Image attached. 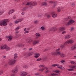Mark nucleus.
<instances>
[{"label":"nucleus","instance_id":"72a5a7b5","mask_svg":"<svg viewBox=\"0 0 76 76\" xmlns=\"http://www.w3.org/2000/svg\"><path fill=\"white\" fill-rule=\"evenodd\" d=\"M47 2H44L42 3V5L44 6H47Z\"/></svg>","mask_w":76,"mask_h":76},{"label":"nucleus","instance_id":"dca6fc26","mask_svg":"<svg viewBox=\"0 0 76 76\" xmlns=\"http://www.w3.org/2000/svg\"><path fill=\"white\" fill-rule=\"evenodd\" d=\"M31 6H36L37 4V3L36 2H31Z\"/></svg>","mask_w":76,"mask_h":76},{"label":"nucleus","instance_id":"338daca9","mask_svg":"<svg viewBox=\"0 0 76 76\" xmlns=\"http://www.w3.org/2000/svg\"><path fill=\"white\" fill-rule=\"evenodd\" d=\"M15 74H12L11 76H15Z\"/></svg>","mask_w":76,"mask_h":76},{"label":"nucleus","instance_id":"052dcab7","mask_svg":"<svg viewBox=\"0 0 76 76\" xmlns=\"http://www.w3.org/2000/svg\"><path fill=\"white\" fill-rule=\"evenodd\" d=\"M57 67H58V68H59L60 69L61 66H60L58 65L57 66Z\"/></svg>","mask_w":76,"mask_h":76},{"label":"nucleus","instance_id":"4468645a","mask_svg":"<svg viewBox=\"0 0 76 76\" xmlns=\"http://www.w3.org/2000/svg\"><path fill=\"white\" fill-rule=\"evenodd\" d=\"M23 20V19H19L18 20H16L15 21V23H18L19 22H20Z\"/></svg>","mask_w":76,"mask_h":76},{"label":"nucleus","instance_id":"4be33fe9","mask_svg":"<svg viewBox=\"0 0 76 76\" xmlns=\"http://www.w3.org/2000/svg\"><path fill=\"white\" fill-rule=\"evenodd\" d=\"M53 72L55 73H58V74H59L60 73V71L58 69H56L55 70H54Z\"/></svg>","mask_w":76,"mask_h":76},{"label":"nucleus","instance_id":"7c9ffc66","mask_svg":"<svg viewBox=\"0 0 76 76\" xmlns=\"http://www.w3.org/2000/svg\"><path fill=\"white\" fill-rule=\"evenodd\" d=\"M21 34H18V35H16L15 36V38H18V37H20Z\"/></svg>","mask_w":76,"mask_h":76},{"label":"nucleus","instance_id":"f8f14e48","mask_svg":"<svg viewBox=\"0 0 76 76\" xmlns=\"http://www.w3.org/2000/svg\"><path fill=\"white\" fill-rule=\"evenodd\" d=\"M14 12H15V10L14 9L11 10L8 12V15H10V14H12V13H13Z\"/></svg>","mask_w":76,"mask_h":76},{"label":"nucleus","instance_id":"b1692460","mask_svg":"<svg viewBox=\"0 0 76 76\" xmlns=\"http://www.w3.org/2000/svg\"><path fill=\"white\" fill-rule=\"evenodd\" d=\"M70 37H71L69 35H67L65 36V39H69V38H70Z\"/></svg>","mask_w":76,"mask_h":76},{"label":"nucleus","instance_id":"f704fd0d","mask_svg":"<svg viewBox=\"0 0 76 76\" xmlns=\"http://www.w3.org/2000/svg\"><path fill=\"white\" fill-rule=\"evenodd\" d=\"M20 28V26H18L17 28H16L15 30L16 31H18V30H19Z\"/></svg>","mask_w":76,"mask_h":76},{"label":"nucleus","instance_id":"a19ab883","mask_svg":"<svg viewBox=\"0 0 76 76\" xmlns=\"http://www.w3.org/2000/svg\"><path fill=\"white\" fill-rule=\"evenodd\" d=\"M70 63L72 64H75V62L74 61H71L70 62Z\"/></svg>","mask_w":76,"mask_h":76},{"label":"nucleus","instance_id":"a211bd4d","mask_svg":"<svg viewBox=\"0 0 76 76\" xmlns=\"http://www.w3.org/2000/svg\"><path fill=\"white\" fill-rule=\"evenodd\" d=\"M12 36H10L6 37L7 38H9L8 40L9 41H12Z\"/></svg>","mask_w":76,"mask_h":76},{"label":"nucleus","instance_id":"09e8293b","mask_svg":"<svg viewBox=\"0 0 76 76\" xmlns=\"http://www.w3.org/2000/svg\"><path fill=\"white\" fill-rule=\"evenodd\" d=\"M3 74V71L2 70L0 71V75H1V74Z\"/></svg>","mask_w":76,"mask_h":76},{"label":"nucleus","instance_id":"4d7b16f0","mask_svg":"<svg viewBox=\"0 0 76 76\" xmlns=\"http://www.w3.org/2000/svg\"><path fill=\"white\" fill-rule=\"evenodd\" d=\"M65 61L64 60H62L61 61V62L62 63H64V62Z\"/></svg>","mask_w":76,"mask_h":76},{"label":"nucleus","instance_id":"f3484780","mask_svg":"<svg viewBox=\"0 0 76 76\" xmlns=\"http://www.w3.org/2000/svg\"><path fill=\"white\" fill-rule=\"evenodd\" d=\"M64 9V7H58L57 8L58 9V12H59L61 10H63Z\"/></svg>","mask_w":76,"mask_h":76},{"label":"nucleus","instance_id":"a878e982","mask_svg":"<svg viewBox=\"0 0 76 76\" xmlns=\"http://www.w3.org/2000/svg\"><path fill=\"white\" fill-rule=\"evenodd\" d=\"M34 54V52H29L28 53V56H31L32 54Z\"/></svg>","mask_w":76,"mask_h":76},{"label":"nucleus","instance_id":"e433bc0d","mask_svg":"<svg viewBox=\"0 0 76 76\" xmlns=\"http://www.w3.org/2000/svg\"><path fill=\"white\" fill-rule=\"evenodd\" d=\"M58 66V64H53L52 65L53 67H56V66Z\"/></svg>","mask_w":76,"mask_h":76},{"label":"nucleus","instance_id":"4c0bfd02","mask_svg":"<svg viewBox=\"0 0 76 76\" xmlns=\"http://www.w3.org/2000/svg\"><path fill=\"white\" fill-rule=\"evenodd\" d=\"M35 35L36 36H37L38 37H39L40 35V34L38 33H36Z\"/></svg>","mask_w":76,"mask_h":76},{"label":"nucleus","instance_id":"6e6d98bb","mask_svg":"<svg viewBox=\"0 0 76 76\" xmlns=\"http://www.w3.org/2000/svg\"><path fill=\"white\" fill-rule=\"evenodd\" d=\"M38 20H36L34 22V23H38Z\"/></svg>","mask_w":76,"mask_h":76},{"label":"nucleus","instance_id":"a18cd8bd","mask_svg":"<svg viewBox=\"0 0 76 76\" xmlns=\"http://www.w3.org/2000/svg\"><path fill=\"white\" fill-rule=\"evenodd\" d=\"M27 66H27V65H24V66H23V67L24 68H26Z\"/></svg>","mask_w":76,"mask_h":76},{"label":"nucleus","instance_id":"864d4df0","mask_svg":"<svg viewBox=\"0 0 76 76\" xmlns=\"http://www.w3.org/2000/svg\"><path fill=\"white\" fill-rule=\"evenodd\" d=\"M39 74H40L38 73H35V75H36V76H38V75H39Z\"/></svg>","mask_w":76,"mask_h":76},{"label":"nucleus","instance_id":"680f3d73","mask_svg":"<svg viewBox=\"0 0 76 76\" xmlns=\"http://www.w3.org/2000/svg\"><path fill=\"white\" fill-rule=\"evenodd\" d=\"M24 14H25V13H24V12H23L21 13V15H24Z\"/></svg>","mask_w":76,"mask_h":76},{"label":"nucleus","instance_id":"0e129e2a","mask_svg":"<svg viewBox=\"0 0 76 76\" xmlns=\"http://www.w3.org/2000/svg\"><path fill=\"white\" fill-rule=\"evenodd\" d=\"M26 28H25L24 30L23 31H26Z\"/></svg>","mask_w":76,"mask_h":76},{"label":"nucleus","instance_id":"6ab92c4d","mask_svg":"<svg viewBox=\"0 0 76 76\" xmlns=\"http://www.w3.org/2000/svg\"><path fill=\"white\" fill-rule=\"evenodd\" d=\"M75 49H76V44H75L71 48V50H75Z\"/></svg>","mask_w":76,"mask_h":76},{"label":"nucleus","instance_id":"7ed1b4c3","mask_svg":"<svg viewBox=\"0 0 76 76\" xmlns=\"http://www.w3.org/2000/svg\"><path fill=\"white\" fill-rule=\"evenodd\" d=\"M16 62V60L12 59L9 61L8 64L9 65H13Z\"/></svg>","mask_w":76,"mask_h":76},{"label":"nucleus","instance_id":"393cba45","mask_svg":"<svg viewBox=\"0 0 76 76\" xmlns=\"http://www.w3.org/2000/svg\"><path fill=\"white\" fill-rule=\"evenodd\" d=\"M65 29V28H64V27H61L59 28V31H64Z\"/></svg>","mask_w":76,"mask_h":76},{"label":"nucleus","instance_id":"ddd939ff","mask_svg":"<svg viewBox=\"0 0 76 76\" xmlns=\"http://www.w3.org/2000/svg\"><path fill=\"white\" fill-rule=\"evenodd\" d=\"M75 21L73 20H70L67 23V25H70V24H72V23H74Z\"/></svg>","mask_w":76,"mask_h":76},{"label":"nucleus","instance_id":"20e7f679","mask_svg":"<svg viewBox=\"0 0 76 76\" xmlns=\"http://www.w3.org/2000/svg\"><path fill=\"white\" fill-rule=\"evenodd\" d=\"M38 37H36L35 40H34L33 42V45H36V44H38V43L39 42V40L38 39Z\"/></svg>","mask_w":76,"mask_h":76},{"label":"nucleus","instance_id":"1a4fd4ad","mask_svg":"<svg viewBox=\"0 0 76 76\" xmlns=\"http://www.w3.org/2000/svg\"><path fill=\"white\" fill-rule=\"evenodd\" d=\"M54 13V11H53L50 12V14L52 15L53 18H56L57 16V15L56 14Z\"/></svg>","mask_w":76,"mask_h":76},{"label":"nucleus","instance_id":"6e6552de","mask_svg":"<svg viewBox=\"0 0 76 76\" xmlns=\"http://www.w3.org/2000/svg\"><path fill=\"white\" fill-rule=\"evenodd\" d=\"M20 76H25L28 75V73L26 72H21L20 74Z\"/></svg>","mask_w":76,"mask_h":76},{"label":"nucleus","instance_id":"2eb2a0df","mask_svg":"<svg viewBox=\"0 0 76 76\" xmlns=\"http://www.w3.org/2000/svg\"><path fill=\"white\" fill-rule=\"evenodd\" d=\"M26 41L28 43L31 42H32L33 41V40L32 39H30L29 38H28V39H26Z\"/></svg>","mask_w":76,"mask_h":76},{"label":"nucleus","instance_id":"cd10ccee","mask_svg":"<svg viewBox=\"0 0 76 76\" xmlns=\"http://www.w3.org/2000/svg\"><path fill=\"white\" fill-rule=\"evenodd\" d=\"M51 75L53 76H58V74L53 73L51 74Z\"/></svg>","mask_w":76,"mask_h":76},{"label":"nucleus","instance_id":"79ce46f5","mask_svg":"<svg viewBox=\"0 0 76 76\" xmlns=\"http://www.w3.org/2000/svg\"><path fill=\"white\" fill-rule=\"evenodd\" d=\"M45 66H44V65H41L39 66V67H45Z\"/></svg>","mask_w":76,"mask_h":76},{"label":"nucleus","instance_id":"37998d69","mask_svg":"<svg viewBox=\"0 0 76 76\" xmlns=\"http://www.w3.org/2000/svg\"><path fill=\"white\" fill-rule=\"evenodd\" d=\"M28 33H29V31H27L24 32V34H27Z\"/></svg>","mask_w":76,"mask_h":76},{"label":"nucleus","instance_id":"5fc2aeb1","mask_svg":"<svg viewBox=\"0 0 76 76\" xmlns=\"http://www.w3.org/2000/svg\"><path fill=\"white\" fill-rule=\"evenodd\" d=\"M32 50H33L32 48H30L28 50H29V51H32Z\"/></svg>","mask_w":76,"mask_h":76},{"label":"nucleus","instance_id":"603ef678","mask_svg":"<svg viewBox=\"0 0 76 76\" xmlns=\"http://www.w3.org/2000/svg\"><path fill=\"white\" fill-rule=\"evenodd\" d=\"M43 68H44V70H45V69H46V70H48V68L46 67H45Z\"/></svg>","mask_w":76,"mask_h":76},{"label":"nucleus","instance_id":"c85d7f7f","mask_svg":"<svg viewBox=\"0 0 76 76\" xmlns=\"http://www.w3.org/2000/svg\"><path fill=\"white\" fill-rule=\"evenodd\" d=\"M24 45L23 44H18V47H23Z\"/></svg>","mask_w":76,"mask_h":76},{"label":"nucleus","instance_id":"423d86ee","mask_svg":"<svg viewBox=\"0 0 76 76\" xmlns=\"http://www.w3.org/2000/svg\"><path fill=\"white\" fill-rule=\"evenodd\" d=\"M60 50V48L57 49L55 52L53 53L54 56H57V55H60V52L59 51Z\"/></svg>","mask_w":76,"mask_h":76},{"label":"nucleus","instance_id":"69168bd1","mask_svg":"<svg viewBox=\"0 0 76 76\" xmlns=\"http://www.w3.org/2000/svg\"><path fill=\"white\" fill-rule=\"evenodd\" d=\"M72 6H74V5H75V3H72Z\"/></svg>","mask_w":76,"mask_h":76},{"label":"nucleus","instance_id":"412c9836","mask_svg":"<svg viewBox=\"0 0 76 76\" xmlns=\"http://www.w3.org/2000/svg\"><path fill=\"white\" fill-rule=\"evenodd\" d=\"M50 31H57V28L55 27L52 28L50 29Z\"/></svg>","mask_w":76,"mask_h":76},{"label":"nucleus","instance_id":"58836bf2","mask_svg":"<svg viewBox=\"0 0 76 76\" xmlns=\"http://www.w3.org/2000/svg\"><path fill=\"white\" fill-rule=\"evenodd\" d=\"M44 70V68H43L42 69H39V71H40V72H42Z\"/></svg>","mask_w":76,"mask_h":76},{"label":"nucleus","instance_id":"2f4dec72","mask_svg":"<svg viewBox=\"0 0 76 76\" xmlns=\"http://www.w3.org/2000/svg\"><path fill=\"white\" fill-rule=\"evenodd\" d=\"M60 56L61 57H66V55H65V54H62L60 55Z\"/></svg>","mask_w":76,"mask_h":76},{"label":"nucleus","instance_id":"bb28decb","mask_svg":"<svg viewBox=\"0 0 76 76\" xmlns=\"http://www.w3.org/2000/svg\"><path fill=\"white\" fill-rule=\"evenodd\" d=\"M28 8V7H25L23 8L22 9V10L23 11H26L27 9Z\"/></svg>","mask_w":76,"mask_h":76},{"label":"nucleus","instance_id":"c9c22d12","mask_svg":"<svg viewBox=\"0 0 76 76\" xmlns=\"http://www.w3.org/2000/svg\"><path fill=\"white\" fill-rule=\"evenodd\" d=\"M17 53H15L14 54V58H18V56H17Z\"/></svg>","mask_w":76,"mask_h":76},{"label":"nucleus","instance_id":"49530a36","mask_svg":"<svg viewBox=\"0 0 76 76\" xmlns=\"http://www.w3.org/2000/svg\"><path fill=\"white\" fill-rule=\"evenodd\" d=\"M42 60V59L41 58H39L37 60V61H40V60Z\"/></svg>","mask_w":76,"mask_h":76},{"label":"nucleus","instance_id":"aec40b11","mask_svg":"<svg viewBox=\"0 0 76 76\" xmlns=\"http://www.w3.org/2000/svg\"><path fill=\"white\" fill-rule=\"evenodd\" d=\"M35 56H34V57L35 58H38L40 56V54L39 53H36L35 54Z\"/></svg>","mask_w":76,"mask_h":76},{"label":"nucleus","instance_id":"ea45409f","mask_svg":"<svg viewBox=\"0 0 76 76\" xmlns=\"http://www.w3.org/2000/svg\"><path fill=\"white\" fill-rule=\"evenodd\" d=\"M40 29L42 30H44L45 29V28L44 26H42L41 27Z\"/></svg>","mask_w":76,"mask_h":76},{"label":"nucleus","instance_id":"0eeeda50","mask_svg":"<svg viewBox=\"0 0 76 76\" xmlns=\"http://www.w3.org/2000/svg\"><path fill=\"white\" fill-rule=\"evenodd\" d=\"M70 67L71 69H68V71H74L75 70L73 69H76V66H71Z\"/></svg>","mask_w":76,"mask_h":76},{"label":"nucleus","instance_id":"bf43d9fd","mask_svg":"<svg viewBox=\"0 0 76 76\" xmlns=\"http://www.w3.org/2000/svg\"><path fill=\"white\" fill-rule=\"evenodd\" d=\"M43 59L44 61L45 60H46V58H43Z\"/></svg>","mask_w":76,"mask_h":76},{"label":"nucleus","instance_id":"f257e3e1","mask_svg":"<svg viewBox=\"0 0 76 76\" xmlns=\"http://www.w3.org/2000/svg\"><path fill=\"white\" fill-rule=\"evenodd\" d=\"M75 42V40L73 39H71L67 40L64 44V45H61L60 46V47L61 48H63L66 47L65 46L68 44H73Z\"/></svg>","mask_w":76,"mask_h":76},{"label":"nucleus","instance_id":"de8ad7c7","mask_svg":"<svg viewBox=\"0 0 76 76\" xmlns=\"http://www.w3.org/2000/svg\"><path fill=\"white\" fill-rule=\"evenodd\" d=\"M47 17L48 18H51V16L50 15H47Z\"/></svg>","mask_w":76,"mask_h":76},{"label":"nucleus","instance_id":"e2e57ef3","mask_svg":"<svg viewBox=\"0 0 76 76\" xmlns=\"http://www.w3.org/2000/svg\"><path fill=\"white\" fill-rule=\"evenodd\" d=\"M18 33H19V31H17L15 32L16 34H18Z\"/></svg>","mask_w":76,"mask_h":76},{"label":"nucleus","instance_id":"39448f33","mask_svg":"<svg viewBox=\"0 0 76 76\" xmlns=\"http://www.w3.org/2000/svg\"><path fill=\"white\" fill-rule=\"evenodd\" d=\"M1 49H5L7 50V51L9 50L10 49V48L7 47V46L6 45H4L1 46Z\"/></svg>","mask_w":76,"mask_h":76},{"label":"nucleus","instance_id":"f03ea898","mask_svg":"<svg viewBox=\"0 0 76 76\" xmlns=\"http://www.w3.org/2000/svg\"><path fill=\"white\" fill-rule=\"evenodd\" d=\"M10 21L8 19H5L3 20L0 21V25L1 26H7V22H9Z\"/></svg>","mask_w":76,"mask_h":76},{"label":"nucleus","instance_id":"13d9d810","mask_svg":"<svg viewBox=\"0 0 76 76\" xmlns=\"http://www.w3.org/2000/svg\"><path fill=\"white\" fill-rule=\"evenodd\" d=\"M49 72V70H47L45 72V73H48Z\"/></svg>","mask_w":76,"mask_h":76},{"label":"nucleus","instance_id":"9b49d317","mask_svg":"<svg viewBox=\"0 0 76 76\" xmlns=\"http://www.w3.org/2000/svg\"><path fill=\"white\" fill-rule=\"evenodd\" d=\"M13 73H17L18 72V68L16 67L12 70Z\"/></svg>","mask_w":76,"mask_h":76},{"label":"nucleus","instance_id":"c756f323","mask_svg":"<svg viewBox=\"0 0 76 76\" xmlns=\"http://www.w3.org/2000/svg\"><path fill=\"white\" fill-rule=\"evenodd\" d=\"M70 19V17H68L67 18H66L64 19V21H67V20H68V19Z\"/></svg>","mask_w":76,"mask_h":76},{"label":"nucleus","instance_id":"3c124183","mask_svg":"<svg viewBox=\"0 0 76 76\" xmlns=\"http://www.w3.org/2000/svg\"><path fill=\"white\" fill-rule=\"evenodd\" d=\"M66 31H64L62 32V34H66Z\"/></svg>","mask_w":76,"mask_h":76},{"label":"nucleus","instance_id":"8fccbe9b","mask_svg":"<svg viewBox=\"0 0 76 76\" xmlns=\"http://www.w3.org/2000/svg\"><path fill=\"white\" fill-rule=\"evenodd\" d=\"M73 30H74V28L72 27L71 28L70 31H73Z\"/></svg>","mask_w":76,"mask_h":76},{"label":"nucleus","instance_id":"c03bdc74","mask_svg":"<svg viewBox=\"0 0 76 76\" xmlns=\"http://www.w3.org/2000/svg\"><path fill=\"white\" fill-rule=\"evenodd\" d=\"M60 69H62L63 70H64V69H65V68L63 66H61V68Z\"/></svg>","mask_w":76,"mask_h":76},{"label":"nucleus","instance_id":"473e14b6","mask_svg":"<svg viewBox=\"0 0 76 76\" xmlns=\"http://www.w3.org/2000/svg\"><path fill=\"white\" fill-rule=\"evenodd\" d=\"M29 4H31V2H27V4H26V6H28Z\"/></svg>","mask_w":76,"mask_h":76},{"label":"nucleus","instance_id":"774afa93","mask_svg":"<svg viewBox=\"0 0 76 76\" xmlns=\"http://www.w3.org/2000/svg\"><path fill=\"white\" fill-rule=\"evenodd\" d=\"M4 66H7V64H6Z\"/></svg>","mask_w":76,"mask_h":76},{"label":"nucleus","instance_id":"9d476101","mask_svg":"<svg viewBox=\"0 0 76 76\" xmlns=\"http://www.w3.org/2000/svg\"><path fill=\"white\" fill-rule=\"evenodd\" d=\"M50 3H52V4H53L54 5L53 6V7H54L55 6L57 5V2H53L52 1H50L49 2Z\"/></svg>","mask_w":76,"mask_h":76},{"label":"nucleus","instance_id":"5701e85b","mask_svg":"<svg viewBox=\"0 0 76 76\" xmlns=\"http://www.w3.org/2000/svg\"><path fill=\"white\" fill-rule=\"evenodd\" d=\"M4 13V10H0V16L2 15L3 13Z\"/></svg>","mask_w":76,"mask_h":76}]
</instances>
